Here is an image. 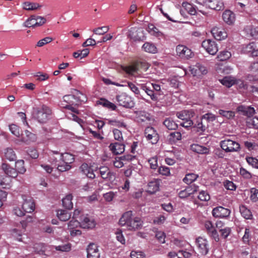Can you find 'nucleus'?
Returning a JSON list of instances; mask_svg holds the SVG:
<instances>
[{"instance_id":"obj_1","label":"nucleus","mask_w":258,"mask_h":258,"mask_svg":"<svg viewBox=\"0 0 258 258\" xmlns=\"http://www.w3.org/2000/svg\"><path fill=\"white\" fill-rule=\"evenodd\" d=\"M132 212L130 211L123 214L119 221L121 226L126 225L130 230H136L143 226V221L139 217L132 218Z\"/></svg>"},{"instance_id":"obj_2","label":"nucleus","mask_w":258,"mask_h":258,"mask_svg":"<svg viewBox=\"0 0 258 258\" xmlns=\"http://www.w3.org/2000/svg\"><path fill=\"white\" fill-rule=\"evenodd\" d=\"M52 113L51 109L46 105L33 108L32 116L33 118L41 124L45 123L50 118Z\"/></svg>"},{"instance_id":"obj_3","label":"nucleus","mask_w":258,"mask_h":258,"mask_svg":"<svg viewBox=\"0 0 258 258\" xmlns=\"http://www.w3.org/2000/svg\"><path fill=\"white\" fill-rule=\"evenodd\" d=\"M81 96L84 95L80 91L75 90L73 94L64 95L63 99L64 101L68 103V105H77L80 102L84 101V100L82 99Z\"/></svg>"},{"instance_id":"obj_4","label":"nucleus","mask_w":258,"mask_h":258,"mask_svg":"<svg viewBox=\"0 0 258 258\" xmlns=\"http://www.w3.org/2000/svg\"><path fill=\"white\" fill-rule=\"evenodd\" d=\"M220 146L226 152H238L240 149L238 143L230 139L222 141L220 142Z\"/></svg>"},{"instance_id":"obj_5","label":"nucleus","mask_w":258,"mask_h":258,"mask_svg":"<svg viewBox=\"0 0 258 258\" xmlns=\"http://www.w3.org/2000/svg\"><path fill=\"white\" fill-rule=\"evenodd\" d=\"M118 105L125 108H131L135 105L133 98L125 93H121L116 97Z\"/></svg>"},{"instance_id":"obj_6","label":"nucleus","mask_w":258,"mask_h":258,"mask_svg":"<svg viewBox=\"0 0 258 258\" xmlns=\"http://www.w3.org/2000/svg\"><path fill=\"white\" fill-rule=\"evenodd\" d=\"M196 244L199 252L204 255H207L210 249L208 240L203 237L199 236L196 239Z\"/></svg>"},{"instance_id":"obj_7","label":"nucleus","mask_w":258,"mask_h":258,"mask_svg":"<svg viewBox=\"0 0 258 258\" xmlns=\"http://www.w3.org/2000/svg\"><path fill=\"white\" fill-rule=\"evenodd\" d=\"M202 46L208 53L213 55H215L218 50L217 44L213 40H205L203 41Z\"/></svg>"},{"instance_id":"obj_8","label":"nucleus","mask_w":258,"mask_h":258,"mask_svg":"<svg viewBox=\"0 0 258 258\" xmlns=\"http://www.w3.org/2000/svg\"><path fill=\"white\" fill-rule=\"evenodd\" d=\"M147 140L152 144H156L159 140V136L156 131L151 126L146 128L144 133Z\"/></svg>"},{"instance_id":"obj_9","label":"nucleus","mask_w":258,"mask_h":258,"mask_svg":"<svg viewBox=\"0 0 258 258\" xmlns=\"http://www.w3.org/2000/svg\"><path fill=\"white\" fill-rule=\"evenodd\" d=\"M202 5L207 8L216 11H221L224 9L223 2L220 0H205Z\"/></svg>"},{"instance_id":"obj_10","label":"nucleus","mask_w":258,"mask_h":258,"mask_svg":"<svg viewBox=\"0 0 258 258\" xmlns=\"http://www.w3.org/2000/svg\"><path fill=\"white\" fill-rule=\"evenodd\" d=\"M133 117L137 122L140 123L149 121L151 120L150 114L143 110L134 111Z\"/></svg>"},{"instance_id":"obj_11","label":"nucleus","mask_w":258,"mask_h":258,"mask_svg":"<svg viewBox=\"0 0 258 258\" xmlns=\"http://www.w3.org/2000/svg\"><path fill=\"white\" fill-rule=\"evenodd\" d=\"M61 160H62L66 163L64 166H61V169L69 170L72 168L71 164L75 161V157L73 155L69 153H61Z\"/></svg>"},{"instance_id":"obj_12","label":"nucleus","mask_w":258,"mask_h":258,"mask_svg":"<svg viewBox=\"0 0 258 258\" xmlns=\"http://www.w3.org/2000/svg\"><path fill=\"white\" fill-rule=\"evenodd\" d=\"M204 227L206 230L207 234L214 239L216 241L219 240V237L217 230L214 227L212 222L206 221L204 223Z\"/></svg>"},{"instance_id":"obj_13","label":"nucleus","mask_w":258,"mask_h":258,"mask_svg":"<svg viewBox=\"0 0 258 258\" xmlns=\"http://www.w3.org/2000/svg\"><path fill=\"white\" fill-rule=\"evenodd\" d=\"M176 51L177 54L182 58L188 59L192 55L191 50L184 45H178L176 48Z\"/></svg>"},{"instance_id":"obj_14","label":"nucleus","mask_w":258,"mask_h":258,"mask_svg":"<svg viewBox=\"0 0 258 258\" xmlns=\"http://www.w3.org/2000/svg\"><path fill=\"white\" fill-rule=\"evenodd\" d=\"M198 186L195 184L186 186L184 189L180 190L178 195L180 199H185L198 191Z\"/></svg>"},{"instance_id":"obj_15","label":"nucleus","mask_w":258,"mask_h":258,"mask_svg":"<svg viewBox=\"0 0 258 258\" xmlns=\"http://www.w3.org/2000/svg\"><path fill=\"white\" fill-rule=\"evenodd\" d=\"M231 211L229 209L219 206L213 209L212 214L215 217L226 218L230 214Z\"/></svg>"},{"instance_id":"obj_16","label":"nucleus","mask_w":258,"mask_h":258,"mask_svg":"<svg viewBox=\"0 0 258 258\" xmlns=\"http://www.w3.org/2000/svg\"><path fill=\"white\" fill-rule=\"evenodd\" d=\"M190 71L194 76L199 77L207 73L206 67L200 63H197L196 65L191 67Z\"/></svg>"},{"instance_id":"obj_17","label":"nucleus","mask_w":258,"mask_h":258,"mask_svg":"<svg viewBox=\"0 0 258 258\" xmlns=\"http://www.w3.org/2000/svg\"><path fill=\"white\" fill-rule=\"evenodd\" d=\"M87 258H99L100 253L98 246L94 243H90L87 248Z\"/></svg>"},{"instance_id":"obj_18","label":"nucleus","mask_w":258,"mask_h":258,"mask_svg":"<svg viewBox=\"0 0 258 258\" xmlns=\"http://www.w3.org/2000/svg\"><path fill=\"white\" fill-rule=\"evenodd\" d=\"M213 37L218 40H221L227 37V33L225 30L221 28L214 27L211 30Z\"/></svg>"},{"instance_id":"obj_19","label":"nucleus","mask_w":258,"mask_h":258,"mask_svg":"<svg viewBox=\"0 0 258 258\" xmlns=\"http://www.w3.org/2000/svg\"><path fill=\"white\" fill-rule=\"evenodd\" d=\"M135 155H127L120 157H116L114 160V167L121 168L123 166L122 160L132 161L135 159Z\"/></svg>"},{"instance_id":"obj_20","label":"nucleus","mask_w":258,"mask_h":258,"mask_svg":"<svg viewBox=\"0 0 258 258\" xmlns=\"http://www.w3.org/2000/svg\"><path fill=\"white\" fill-rule=\"evenodd\" d=\"M61 153L58 151H51L48 156V161L52 165L56 166L61 160Z\"/></svg>"},{"instance_id":"obj_21","label":"nucleus","mask_w":258,"mask_h":258,"mask_svg":"<svg viewBox=\"0 0 258 258\" xmlns=\"http://www.w3.org/2000/svg\"><path fill=\"white\" fill-rule=\"evenodd\" d=\"M22 208L26 213H32L35 210V204L31 198L25 199L22 204Z\"/></svg>"},{"instance_id":"obj_22","label":"nucleus","mask_w":258,"mask_h":258,"mask_svg":"<svg viewBox=\"0 0 258 258\" xmlns=\"http://www.w3.org/2000/svg\"><path fill=\"white\" fill-rule=\"evenodd\" d=\"M182 7L184 10L187 11L191 15L198 14V12H200L204 15H206V12L202 10H196L195 8L191 4L187 2H183L182 4Z\"/></svg>"},{"instance_id":"obj_23","label":"nucleus","mask_w":258,"mask_h":258,"mask_svg":"<svg viewBox=\"0 0 258 258\" xmlns=\"http://www.w3.org/2000/svg\"><path fill=\"white\" fill-rule=\"evenodd\" d=\"M81 172L89 178L93 179L95 177L93 170L89 165L86 163H83L80 167Z\"/></svg>"},{"instance_id":"obj_24","label":"nucleus","mask_w":258,"mask_h":258,"mask_svg":"<svg viewBox=\"0 0 258 258\" xmlns=\"http://www.w3.org/2000/svg\"><path fill=\"white\" fill-rule=\"evenodd\" d=\"M224 21L228 25L233 24L235 21V14L230 10H226L222 15Z\"/></svg>"},{"instance_id":"obj_25","label":"nucleus","mask_w":258,"mask_h":258,"mask_svg":"<svg viewBox=\"0 0 258 258\" xmlns=\"http://www.w3.org/2000/svg\"><path fill=\"white\" fill-rule=\"evenodd\" d=\"M36 140V135L28 130H25L24 134H21V141L24 143L29 144Z\"/></svg>"},{"instance_id":"obj_26","label":"nucleus","mask_w":258,"mask_h":258,"mask_svg":"<svg viewBox=\"0 0 258 258\" xmlns=\"http://www.w3.org/2000/svg\"><path fill=\"white\" fill-rule=\"evenodd\" d=\"M139 63H136L126 66L123 68V70L130 75L133 76L135 77H139Z\"/></svg>"},{"instance_id":"obj_27","label":"nucleus","mask_w":258,"mask_h":258,"mask_svg":"<svg viewBox=\"0 0 258 258\" xmlns=\"http://www.w3.org/2000/svg\"><path fill=\"white\" fill-rule=\"evenodd\" d=\"M244 51L252 56H258V47L254 42H251L247 44L244 48Z\"/></svg>"},{"instance_id":"obj_28","label":"nucleus","mask_w":258,"mask_h":258,"mask_svg":"<svg viewBox=\"0 0 258 258\" xmlns=\"http://www.w3.org/2000/svg\"><path fill=\"white\" fill-rule=\"evenodd\" d=\"M2 169L5 171V173L9 176L15 178L18 176V173L15 168L10 167L6 163H3L2 165Z\"/></svg>"},{"instance_id":"obj_29","label":"nucleus","mask_w":258,"mask_h":258,"mask_svg":"<svg viewBox=\"0 0 258 258\" xmlns=\"http://www.w3.org/2000/svg\"><path fill=\"white\" fill-rule=\"evenodd\" d=\"M159 180L155 179L148 183L147 190L151 194H154L159 190Z\"/></svg>"},{"instance_id":"obj_30","label":"nucleus","mask_w":258,"mask_h":258,"mask_svg":"<svg viewBox=\"0 0 258 258\" xmlns=\"http://www.w3.org/2000/svg\"><path fill=\"white\" fill-rule=\"evenodd\" d=\"M141 88L145 92L147 95L150 96L152 100L154 101H157L158 100V95L156 93H154V91L153 90L150 89V88L145 84H141Z\"/></svg>"},{"instance_id":"obj_31","label":"nucleus","mask_w":258,"mask_h":258,"mask_svg":"<svg viewBox=\"0 0 258 258\" xmlns=\"http://www.w3.org/2000/svg\"><path fill=\"white\" fill-rule=\"evenodd\" d=\"M191 150L196 153L202 154H207L209 153V150L206 147L201 146L199 144H192L190 146Z\"/></svg>"},{"instance_id":"obj_32","label":"nucleus","mask_w":258,"mask_h":258,"mask_svg":"<svg viewBox=\"0 0 258 258\" xmlns=\"http://www.w3.org/2000/svg\"><path fill=\"white\" fill-rule=\"evenodd\" d=\"M176 115L178 118L182 120H185L188 118H190L191 117H192L194 115V112L192 110H184L180 112H177Z\"/></svg>"},{"instance_id":"obj_33","label":"nucleus","mask_w":258,"mask_h":258,"mask_svg":"<svg viewBox=\"0 0 258 258\" xmlns=\"http://www.w3.org/2000/svg\"><path fill=\"white\" fill-rule=\"evenodd\" d=\"M95 222L93 219L87 217L82 218V225L84 228H93L95 226Z\"/></svg>"},{"instance_id":"obj_34","label":"nucleus","mask_w":258,"mask_h":258,"mask_svg":"<svg viewBox=\"0 0 258 258\" xmlns=\"http://www.w3.org/2000/svg\"><path fill=\"white\" fill-rule=\"evenodd\" d=\"M163 124L169 130H175L178 127L177 124L170 117L166 118L163 121Z\"/></svg>"},{"instance_id":"obj_35","label":"nucleus","mask_w":258,"mask_h":258,"mask_svg":"<svg viewBox=\"0 0 258 258\" xmlns=\"http://www.w3.org/2000/svg\"><path fill=\"white\" fill-rule=\"evenodd\" d=\"M222 84L228 88L231 87L235 83V78L231 76H226L220 80Z\"/></svg>"},{"instance_id":"obj_36","label":"nucleus","mask_w":258,"mask_h":258,"mask_svg":"<svg viewBox=\"0 0 258 258\" xmlns=\"http://www.w3.org/2000/svg\"><path fill=\"white\" fill-rule=\"evenodd\" d=\"M4 156L6 159L10 161H15L17 158L15 151L13 149L10 148H8L5 150Z\"/></svg>"},{"instance_id":"obj_37","label":"nucleus","mask_w":258,"mask_h":258,"mask_svg":"<svg viewBox=\"0 0 258 258\" xmlns=\"http://www.w3.org/2000/svg\"><path fill=\"white\" fill-rule=\"evenodd\" d=\"M143 50L149 53H155L157 52V49L155 44L150 42H146L142 46Z\"/></svg>"},{"instance_id":"obj_38","label":"nucleus","mask_w":258,"mask_h":258,"mask_svg":"<svg viewBox=\"0 0 258 258\" xmlns=\"http://www.w3.org/2000/svg\"><path fill=\"white\" fill-rule=\"evenodd\" d=\"M239 211L242 216L245 219H250L252 218V215L251 211L245 206H240Z\"/></svg>"},{"instance_id":"obj_39","label":"nucleus","mask_w":258,"mask_h":258,"mask_svg":"<svg viewBox=\"0 0 258 258\" xmlns=\"http://www.w3.org/2000/svg\"><path fill=\"white\" fill-rule=\"evenodd\" d=\"M168 140L171 143H175L181 140L182 136L179 132H174L170 133L168 136Z\"/></svg>"},{"instance_id":"obj_40","label":"nucleus","mask_w":258,"mask_h":258,"mask_svg":"<svg viewBox=\"0 0 258 258\" xmlns=\"http://www.w3.org/2000/svg\"><path fill=\"white\" fill-rule=\"evenodd\" d=\"M125 146L122 142H114V154H120L124 152Z\"/></svg>"},{"instance_id":"obj_41","label":"nucleus","mask_w":258,"mask_h":258,"mask_svg":"<svg viewBox=\"0 0 258 258\" xmlns=\"http://www.w3.org/2000/svg\"><path fill=\"white\" fill-rule=\"evenodd\" d=\"M41 6L37 3L25 2L23 3V8L27 11L35 10Z\"/></svg>"},{"instance_id":"obj_42","label":"nucleus","mask_w":258,"mask_h":258,"mask_svg":"<svg viewBox=\"0 0 258 258\" xmlns=\"http://www.w3.org/2000/svg\"><path fill=\"white\" fill-rule=\"evenodd\" d=\"M57 216L59 219L62 221H66L71 218L70 214L67 211L64 210H58Z\"/></svg>"},{"instance_id":"obj_43","label":"nucleus","mask_w":258,"mask_h":258,"mask_svg":"<svg viewBox=\"0 0 258 258\" xmlns=\"http://www.w3.org/2000/svg\"><path fill=\"white\" fill-rule=\"evenodd\" d=\"M15 169L17 172L20 174H24L26 169L24 166V161L18 160L15 163Z\"/></svg>"},{"instance_id":"obj_44","label":"nucleus","mask_w":258,"mask_h":258,"mask_svg":"<svg viewBox=\"0 0 258 258\" xmlns=\"http://www.w3.org/2000/svg\"><path fill=\"white\" fill-rule=\"evenodd\" d=\"M128 86L131 89V90L134 92L136 95H138L140 96V98L145 100L147 103H150V101L148 99H146L144 97L141 96L140 95V91L139 90V89L132 82H128Z\"/></svg>"},{"instance_id":"obj_45","label":"nucleus","mask_w":258,"mask_h":258,"mask_svg":"<svg viewBox=\"0 0 258 258\" xmlns=\"http://www.w3.org/2000/svg\"><path fill=\"white\" fill-rule=\"evenodd\" d=\"M238 110L243 112L244 114L250 117L255 113V110L253 107L240 106L238 107Z\"/></svg>"},{"instance_id":"obj_46","label":"nucleus","mask_w":258,"mask_h":258,"mask_svg":"<svg viewBox=\"0 0 258 258\" xmlns=\"http://www.w3.org/2000/svg\"><path fill=\"white\" fill-rule=\"evenodd\" d=\"M36 16L32 15L26 21L24 24V26L26 27H36L37 19Z\"/></svg>"},{"instance_id":"obj_47","label":"nucleus","mask_w":258,"mask_h":258,"mask_svg":"<svg viewBox=\"0 0 258 258\" xmlns=\"http://www.w3.org/2000/svg\"><path fill=\"white\" fill-rule=\"evenodd\" d=\"M198 177V175L195 173H188L186 174L183 179V181L184 183L189 184L195 181Z\"/></svg>"},{"instance_id":"obj_48","label":"nucleus","mask_w":258,"mask_h":258,"mask_svg":"<svg viewBox=\"0 0 258 258\" xmlns=\"http://www.w3.org/2000/svg\"><path fill=\"white\" fill-rule=\"evenodd\" d=\"M63 206L67 209H71L73 208V204L72 202V196L68 195L62 200Z\"/></svg>"},{"instance_id":"obj_49","label":"nucleus","mask_w":258,"mask_h":258,"mask_svg":"<svg viewBox=\"0 0 258 258\" xmlns=\"http://www.w3.org/2000/svg\"><path fill=\"white\" fill-rule=\"evenodd\" d=\"M148 31L152 35L155 36L159 37L163 35L162 33L153 24H149L148 25Z\"/></svg>"},{"instance_id":"obj_50","label":"nucleus","mask_w":258,"mask_h":258,"mask_svg":"<svg viewBox=\"0 0 258 258\" xmlns=\"http://www.w3.org/2000/svg\"><path fill=\"white\" fill-rule=\"evenodd\" d=\"M204 119H203L202 117L200 118L197 121L195 127L197 128L198 132H204L207 127L208 125H205L204 123Z\"/></svg>"},{"instance_id":"obj_51","label":"nucleus","mask_w":258,"mask_h":258,"mask_svg":"<svg viewBox=\"0 0 258 258\" xmlns=\"http://www.w3.org/2000/svg\"><path fill=\"white\" fill-rule=\"evenodd\" d=\"M97 104L98 105H101L107 108L113 109V103H111L104 98L99 99L97 101Z\"/></svg>"},{"instance_id":"obj_52","label":"nucleus","mask_w":258,"mask_h":258,"mask_svg":"<svg viewBox=\"0 0 258 258\" xmlns=\"http://www.w3.org/2000/svg\"><path fill=\"white\" fill-rule=\"evenodd\" d=\"M89 53V50L88 48H85L81 51H78L73 53V56L76 58L80 57V59L86 57Z\"/></svg>"},{"instance_id":"obj_53","label":"nucleus","mask_w":258,"mask_h":258,"mask_svg":"<svg viewBox=\"0 0 258 258\" xmlns=\"http://www.w3.org/2000/svg\"><path fill=\"white\" fill-rule=\"evenodd\" d=\"M231 56V52L227 50L221 51L218 55V57L220 61H224L229 58Z\"/></svg>"},{"instance_id":"obj_54","label":"nucleus","mask_w":258,"mask_h":258,"mask_svg":"<svg viewBox=\"0 0 258 258\" xmlns=\"http://www.w3.org/2000/svg\"><path fill=\"white\" fill-rule=\"evenodd\" d=\"M9 129L11 132L15 136L19 137L21 135L20 133V128L16 124H12L9 126Z\"/></svg>"},{"instance_id":"obj_55","label":"nucleus","mask_w":258,"mask_h":258,"mask_svg":"<svg viewBox=\"0 0 258 258\" xmlns=\"http://www.w3.org/2000/svg\"><path fill=\"white\" fill-rule=\"evenodd\" d=\"M219 112L220 115L228 119L232 118L235 116V113L232 111H226L220 109L219 110Z\"/></svg>"},{"instance_id":"obj_56","label":"nucleus","mask_w":258,"mask_h":258,"mask_svg":"<svg viewBox=\"0 0 258 258\" xmlns=\"http://www.w3.org/2000/svg\"><path fill=\"white\" fill-rule=\"evenodd\" d=\"M130 256L132 258H146L144 252L139 250H132Z\"/></svg>"},{"instance_id":"obj_57","label":"nucleus","mask_w":258,"mask_h":258,"mask_svg":"<svg viewBox=\"0 0 258 258\" xmlns=\"http://www.w3.org/2000/svg\"><path fill=\"white\" fill-rule=\"evenodd\" d=\"M198 199L202 201L207 202L210 199V196L206 191L202 190L199 193Z\"/></svg>"},{"instance_id":"obj_58","label":"nucleus","mask_w":258,"mask_h":258,"mask_svg":"<svg viewBox=\"0 0 258 258\" xmlns=\"http://www.w3.org/2000/svg\"><path fill=\"white\" fill-rule=\"evenodd\" d=\"M239 89H242L243 90H248V85L246 83H245L244 81L240 79H235V83Z\"/></svg>"},{"instance_id":"obj_59","label":"nucleus","mask_w":258,"mask_h":258,"mask_svg":"<svg viewBox=\"0 0 258 258\" xmlns=\"http://www.w3.org/2000/svg\"><path fill=\"white\" fill-rule=\"evenodd\" d=\"M250 200L253 202H256L258 201V189L255 188H252L250 189Z\"/></svg>"},{"instance_id":"obj_60","label":"nucleus","mask_w":258,"mask_h":258,"mask_svg":"<svg viewBox=\"0 0 258 258\" xmlns=\"http://www.w3.org/2000/svg\"><path fill=\"white\" fill-rule=\"evenodd\" d=\"M247 31L251 36L254 38H258V28L250 26L247 29Z\"/></svg>"},{"instance_id":"obj_61","label":"nucleus","mask_w":258,"mask_h":258,"mask_svg":"<svg viewBox=\"0 0 258 258\" xmlns=\"http://www.w3.org/2000/svg\"><path fill=\"white\" fill-rule=\"evenodd\" d=\"M247 162L252 167L258 169V160L255 158L249 157L246 158Z\"/></svg>"},{"instance_id":"obj_62","label":"nucleus","mask_w":258,"mask_h":258,"mask_svg":"<svg viewBox=\"0 0 258 258\" xmlns=\"http://www.w3.org/2000/svg\"><path fill=\"white\" fill-rule=\"evenodd\" d=\"M231 228L227 227L220 229L221 235L224 238H226L231 233Z\"/></svg>"},{"instance_id":"obj_63","label":"nucleus","mask_w":258,"mask_h":258,"mask_svg":"<svg viewBox=\"0 0 258 258\" xmlns=\"http://www.w3.org/2000/svg\"><path fill=\"white\" fill-rule=\"evenodd\" d=\"M28 155L32 159H37L39 156V154L36 149L34 148H29L27 150Z\"/></svg>"},{"instance_id":"obj_64","label":"nucleus","mask_w":258,"mask_h":258,"mask_svg":"<svg viewBox=\"0 0 258 258\" xmlns=\"http://www.w3.org/2000/svg\"><path fill=\"white\" fill-rule=\"evenodd\" d=\"M248 123L250 127L251 126L254 128L258 129V117H254L252 119H250L248 121Z\"/></svg>"}]
</instances>
